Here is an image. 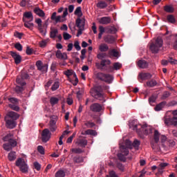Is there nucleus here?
<instances>
[{"instance_id":"nucleus-20","label":"nucleus","mask_w":177,"mask_h":177,"mask_svg":"<svg viewBox=\"0 0 177 177\" xmlns=\"http://www.w3.org/2000/svg\"><path fill=\"white\" fill-rule=\"evenodd\" d=\"M55 56L57 59H61V60H67V53H62L60 50H57Z\"/></svg>"},{"instance_id":"nucleus-28","label":"nucleus","mask_w":177,"mask_h":177,"mask_svg":"<svg viewBox=\"0 0 177 177\" xmlns=\"http://www.w3.org/2000/svg\"><path fill=\"white\" fill-rule=\"evenodd\" d=\"M165 12L167 13H174L175 9L172 6L166 5L163 7Z\"/></svg>"},{"instance_id":"nucleus-5","label":"nucleus","mask_w":177,"mask_h":177,"mask_svg":"<svg viewBox=\"0 0 177 177\" xmlns=\"http://www.w3.org/2000/svg\"><path fill=\"white\" fill-rule=\"evenodd\" d=\"M15 165L18 167L22 174H27L28 172V165H27V162H26V160L23 158L17 159Z\"/></svg>"},{"instance_id":"nucleus-1","label":"nucleus","mask_w":177,"mask_h":177,"mask_svg":"<svg viewBox=\"0 0 177 177\" xmlns=\"http://www.w3.org/2000/svg\"><path fill=\"white\" fill-rule=\"evenodd\" d=\"M19 117L20 115L15 111L8 112L4 118L6 128L8 129H14V128H16L17 125V122L16 121L19 120Z\"/></svg>"},{"instance_id":"nucleus-51","label":"nucleus","mask_w":177,"mask_h":177,"mask_svg":"<svg viewBox=\"0 0 177 177\" xmlns=\"http://www.w3.org/2000/svg\"><path fill=\"white\" fill-rule=\"evenodd\" d=\"M8 100L12 103L11 104H19V100L17 98L10 97Z\"/></svg>"},{"instance_id":"nucleus-11","label":"nucleus","mask_w":177,"mask_h":177,"mask_svg":"<svg viewBox=\"0 0 177 177\" xmlns=\"http://www.w3.org/2000/svg\"><path fill=\"white\" fill-rule=\"evenodd\" d=\"M129 127L131 129H133V131H136L138 133H139L140 129H142V124H138L137 120L130 121L129 123Z\"/></svg>"},{"instance_id":"nucleus-60","label":"nucleus","mask_w":177,"mask_h":177,"mask_svg":"<svg viewBox=\"0 0 177 177\" xmlns=\"http://www.w3.org/2000/svg\"><path fill=\"white\" fill-rule=\"evenodd\" d=\"M114 70H120L121 68V64L120 62H116L113 64Z\"/></svg>"},{"instance_id":"nucleus-19","label":"nucleus","mask_w":177,"mask_h":177,"mask_svg":"<svg viewBox=\"0 0 177 177\" xmlns=\"http://www.w3.org/2000/svg\"><path fill=\"white\" fill-rule=\"evenodd\" d=\"M151 74L149 73H141L138 75V80H142V81H146L151 78Z\"/></svg>"},{"instance_id":"nucleus-3","label":"nucleus","mask_w":177,"mask_h":177,"mask_svg":"<svg viewBox=\"0 0 177 177\" xmlns=\"http://www.w3.org/2000/svg\"><path fill=\"white\" fill-rule=\"evenodd\" d=\"M3 140H4V142H8L3 145V149H4L6 151H10L13 147L17 146V141L13 139V135L12 133H8L4 136Z\"/></svg>"},{"instance_id":"nucleus-12","label":"nucleus","mask_w":177,"mask_h":177,"mask_svg":"<svg viewBox=\"0 0 177 177\" xmlns=\"http://www.w3.org/2000/svg\"><path fill=\"white\" fill-rule=\"evenodd\" d=\"M51 135L52 133L48 129H44L41 133V142H43V143H46V142H48L49 139H50Z\"/></svg>"},{"instance_id":"nucleus-59","label":"nucleus","mask_w":177,"mask_h":177,"mask_svg":"<svg viewBox=\"0 0 177 177\" xmlns=\"http://www.w3.org/2000/svg\"><path fill=\"white\" fill-rule=\"evenodd\" d=\"M73 70H67L64 71V74L66 75V77H71V75H73Z\"/></svg>"},{"instance_id":"nucleus-54","label":"nucleus","mask_w":177,"mask_h":177,"mask_svg":"<svg viewBox=\"0 0 177 177\" xmlns=\"http://www.w3.org/2000/svg\"><path fill=\"white\" fill-rule=\"evenodd\" d=\"M33 167L35 169H37V171H41V164L38 162H35L33 163Z\"/></svg>"},{"instance_id":"nucleus-29","label":"nucleus","mask_w":177,"mask_h":177,"mask_svg":"<svg viewBox=\"0 0 177 177\" xmlns=\"http://www.w3.org/2000/svg\"><path fill=\"white\" fill-rule=\"evenodd\" d=\"M107 34H115L117 32V28L114 26H108L106 28Z\"/></svg>"},{"instance_id":"nucleus-22","label":"nucleus","mask_w":177,"mask_h":177,"mask_svg":"<svg viewBox=\"0 0 177 177\" xmlns=\"http://www.w3.org/2000/svg\"><path fill=\"white\" fill-rule=\"evenodd\" d=\"M34 13L39 16V17H45V12L42 10L41 8L39 7H36L33 10Z\"/></svg>"},{"instance_id":"nucleus-16","label":"nucleus","mask_w":177,"mask_h":177,"mask_svg":"<svg viewBox=\"0 0 177 177\" xmlns=\"http://www.w3.org/2000/svg\"><path fill=\"white\" fill-rule=\"evenodd\" d=\"M90 110L94 113H100V111L103 110V106H102L99 103H94L91 105Z\"/></svg>"},{"instance_id":"nucleus-61","label":"nucleus","mask_w":177,"mask_h":177,"mask_svg":"<svg viewBox=\"0 0 177 177\" xmlns=\"http://www.w3.org/2000/svg\"><path fill=\"white\" fill-rule=\"evenodd\" d=\"M48 40H42L39 42L40 48H45L46 46V44H48Z\"/></svg>"},{"instance_id":"nucleus-37","label":"nucleus","mask_w":177,"mask_h":177,"mask_svg":"<svg viewBox=\"0 0 177 177\" xmlns=\"http://www.w3.org/2000/svg\"><path fill=\"white\" fill-rule=\"evenodd\" d=\"M96 131L92 129H88L84 133H82V135H91L92 136H96Z\"/></svg>"},{"instance_id":"nucleus-10","label":"nucleus","mask_w":177,"mask_h":177,"mask_svg":"<svg viewBox=\"0 0 177 177\" xmlns=\"http://www.w3.org/2000/svg\"><path fill=\"white\" fill-rule=\"evenodd\" d=\"M174 117L167 118L165 120V124L167 125H174L177 127V110L173 111Z\"/></svg>"},{"instance_id":"nucleus-27","label":"nucleus","mask_w":177,"mask_h":177,"mask_svg":"<svg viewBox=\"0 0 177 177\" xmlns=\"http://www.w3.org/2000/svg\"><path fill=\"white\" fill-rule=\"evenodd\" d=\"M165 104H167V102L165 101H163L159 103L155 106L154 108L155 111H160V110H162V109H164V107L165 106Z\"/></svg>"},{"instance_id":"nucleus-50","label":"nucleus","mask_w":177,"mask_h":177,"mask_svg":"<svg viewBox=\"0 0 177 177\" xmlns=\"http://www.w3.org/2000/svg\"><path fill=\"white\" fill-rule=\"evenodd\" d=\"M109 54L111 56H113V57H118L119 53L115 49H112L110 52Z\"/></svg>"},{"instance_id":"nucleus-30","label":"nucleus","mask_w":177,"mask_h":177,"mask_svg":"<svg viewBox=\"0 0 177 177\" xmlns=\"http://www.w3.org/2000/svg\"><path fill=\"white\" fill-rule=\"evenodd\" d=\"M22 20L24 22V27H26V28H29V30H32V28H34V24L29 23L24 18H23Z\"/></svg>"},{"instance_id":"nucleus-13","label":"nucleus","mask_w":177,"mask_h":177,"mask_svg":"<svg viewBox=\"0 0 177 177\" xmlns=\"http://www.w3.org/2000/svg\"><path fill=\"white\" fill-rule=\"evenodd\" d=\"M126 146L127 149H132V147H134L136 150H139V146H140V141L135 140L133 142H131L129 140H126Z\"/></svg>"},{"instance_id":"nucleus-4","label":"nucleus","mask_w":177,"mask_h":177,"mask_svg":"<svg viewBox=\"0 0 177 177\" xmlns=\"http://www.w3.org/2000/svg\"><path fill=\"white\" fill-rule=\"evenodd\" d=\"M90 93L94 99L97 100H104V93H103V87L100 85L95 86L90 90Z\"/></svg>"},{"instance_id":"nucleus-2","label":"nucleus","mask_w":177,"mask_h":177,"mask_svg":"<svg viewBox=\"0 0 177 177\" xmlns=\"http://www.w3.org/2000/svg\"><path fill=\"white\" fill-rule=\"evenodd\" d=\"M106 56H107L106 53L101 52L97 54V57L99 60H101L100 63H95V67H97L98 70L106 71L107 68L106 67L111 64V61L104 59Z\"/></svg>"},{"instance_id":"nucleus-15","label":"nucleus","mask_w":177,"mask_h":177,"mask_svg":"<svg viewBox=\"0 0 177 177\" xmlns=\"http://www.w3.org/2000/svg\"><path fill=\"white\" fill-rule=\"evenodd\" d=\"M142 131L145 135H149V133H153V127L147 124H143V125L141 124V129L139 133Z\"/></svg>"},{"instance_id":"nucleus-64","label":"nucleus","mask_w":177,"mask_h":177,"mask_svg":"<svg viewBox=\"0 0 177 177\" xmlns=\"http://www.w3.org/2000/svg\"><path fill=\"white\" fill-rule=\"evenodd\" d=\"M174 37H176V40L173 44V47H174V49L176 50H177V34L174 35Z\"/></svg>"},{"instance_id":"nucleus-17","label":"nucleus","mask_w":177,"mask_h":177,"mask_svg":"<svg viewBox=\"0 0 177 177\" xmlns=\"http://www.w3.org/2000/svg\"><path fill=\"white\" fill-rule=\"evenodd\" d=\"M10 55H11L12 57L15 60V64H20L21 63V56L16 52L10 51Z\"/></svg>"},{"instance_id":"nucleus-7","label":"nucleus","mask_w":177,"mask_h":177,"mask_svg":"<svg viewBox=\"0 0 177 177\" xmlns=\"http://www.w3.org/2000/svg\"><path fill=\"white\" fill-rule=\"evenodd\" d=\"M162 39L160 37H158L156 39L155 43H152L149 48L152 52V53H158V50H160V48L162 46Z\"/></svg>"},{"instance_id":"nucleus-49","label":"nucleus","mask_w":177,"mask_h":177,"mask_svg":"<svg viewBox=\"0 0 177 177\" xmlns=\"http://www.w3.org/2000/svg\"><path fill=\"white\" fill-rule=\"evenodd\" d=\"M59 86H60V83H59V82H55L51 87V91H57V89H59Z\"/></svg>"},{"instance_id":"nucleus-63","label":"nucleus","mask_w":177,"mask_h":177,"mask_svg":"<svg viewBox=\"0 0 177 177\" xmlns=\"http://www.w3.org/2000/svg\"><path fill=\"white\" fill-rule=\"evenodd\" d=\"M156 100H157V97H156L154 95H152L149 98V104H152V103H155L156 102Z\"/></svg>"},{"instance_id":"nucleus-34","label":"nucleus","mask_w":177,"mask_h":177,"mask_svg":"<svg viewBox=\"0 0 177 177\" xmlns=\"http://www.w3.org/2000/svg\"><path fill=\"white\" fill-rule=\"evenodd\" d=\"M167 20L168 23H171V24H175V23H176V19H175V16L173 15H167Z\"/></svg>"},{"instance_id":"nucleus-8","label":"nucleus","mask_w":177,"mask_h":177,"mask_svg":"<svg viewBox=\"0 0 177 177\" xmlns=\"http://www.w3.org/2000/svg\"><path fill=\"white\" fill-rule=\"evenodd\" d=\"M129 154V150L124 145L120 146V153H118V158L122 162L127 161V156Z\"/></svg>"},{"instance_id":"nucleus-32","label":"nucleus","mask_w":177,"mask_h":177,"mask_svg":"<svg viewBox=\"0 0 177 177\" xmlns=\"http://www.w3.org/2000/svg\"><path fill=\"white\" fill-rule=\"evenodd\" d=\"M8 158L9 161H15V160H16V158H17L16 152L11 151L8 153Z\"/></svg>"},{"instance_id":"nucleus-58","label":"nucleus","mask_w":177,"mask_h":177,"mask_svg":"<svg viewBox=\"0 0 177 177\" xmlns=\"http://www.w3.org/2000/svg\"><path fill=\"white\" fill-rule=\"evenodd\" d=\"M73 46L76 50H81V46H80V41H75Z\"/></svg>"},{"instance_id":"nucleus-6","label":"nucleus","mask_w":177,"mask_h":177,"mask_svg":"<svg viewBox=\"0 0 177 177\" xmlns=\"http://www.w3.org/2000/svg\"><path fill=\"white\" fill-rule=\"evenodd\" d=\"M95 75L97 80H100V81H104V82H106V84H111L113 82V80H114L113 75L110 74H106L102 72L96 73Z\"/></svg>"},{"instance_id":"nucleus-53","label":"nucleus","mask_w":177,"mask_h":177,"mask_svg":"<svg viewBox=\"0 0 177 177\" xmlns=\"http://www.w3.org/2000/svg\"><path fill=\"white\" fill-rule=\"evenodd\" d=\"M15 48L17 50H19V52H21V50H23V46H21L19 42L15 44Z\"/></svg>"},{"instance_id":"nucleus-24","label":"nucleus","mask_w":177,"mask_h":177,"mask_svg":"<svg viewBox=\"0 0 177 177\" xmlns=\"http://www.w3.org/2000/svg\"><path fill=\"white\" fill-rule=\"evenodd\" d=\"M35 23L37 24V28L39 31L42 33L44 32V27L42 26V19L40 18H37L35 20Z\"/></svg>"},{"instance_id":"nucleus-31","label":"nucleus","mask_w":177,"mask_h":177,"mask_svg":"<svg viewBox=\"0 0 177 177\" xmlns=\"http://www.w3.org/2000/svg\"><path fill=\"white\" fill-rule=\"evenodd\" d=\"M96 6L99 9H106L108 5L107 3H106V1H100L96 4Z\"/></svg>"},{"instance_id":"nucleus-18","label":"nucleus","mask_w":177,"mask_h":177,"mask_svg":"<svg viewBox=\"0 0 177 177\" xmlns=\"http://www.w3.org/2000/svg\"><path fill=\"white\" fill-rule=\"evenodd\" d=\"M100 24H103L107 26V24H110L111 23V17H102L101 18L97 19Z\"/></svg>"},{"instance_id":"nucleus-21","label":"nucleus","mask_w":177,"mask_h":177,"mask_svg":"<svg viewBox=\"0 0 177 177\" xmlns=\"http://www.w3.org/2000/svg\"><path fill=\"white\" fill-rule=\"evenodd\" d=\"M49 129L50 132H55L57 129V126H56V120L52 119L49 122Z\"/></svg>"},{"instance_id":"nucleus-14","label":"nucleus","mask_w":177,"mask_h":177,"mask_svg":"<svg viewBox=\"0 0 177 177\" xmlns=\"http://www.w3.org/2000/svg\"><path fill=\"white\" fill-rule=\"evenodd\" d=\"M36 67H37L39 71H41L42 73H46L48 71V64H44L41 60L36 62Z\"/></svg>"},{"instance_id":"nucleus-44","label":"nucleus","mask_w":177,"mask_h":177,"mask_svg":"<svg viewBox=\"0 0 177 177\" xmlns=\"http://www.w3.org/2000/svg\"><path fill=\"white\" fill-rule=\"evenodd\" d=\"M65 176H66V172L62 169L57 171L55 174V177H65Z\"/></svg>"},{"instance_id":"nucleus-62","label":"nucleus","mask_w":177,"mask_h":177,"mask_svg":"<svg viewBox=\"0 0 177 177\" xmlns=\"http://www.w3.org/2000/svg\"><path fill=\"white\" fill-rule=\"evenodd\" d=\"M63 37H64V39L65 41H67L68 39H70L71 38V35H70L67 32H64Z\"/></svg>"},{"instance_id":"nucleus-45","label":"nucleus","mask_w":177,"mask_h":177,"mask_svg":"<svg viewBox=\"0 0 177 177\" xmlns=\"http://www.w3.org/2000/svg\"><path fill=\"white\" fill-rule=\"evenodd\" d=\"M156 85H157V81L154 80L147 82V86H150V88H153L156 86Z\"/></svg>"},{"instance_id":"nucleus-48","label":"nucleus","mask_w":177,"mask_h":177,"mask_svg":"<svg viewBox=\"0 0 177 177\" xmlns=\"http://www.w3.org/2000/svg\"><path fill=\"white\" fill-rule=\"evenodd\" d=\"M154 140L156 143H158L160 140V133L157 131H154Z\"/></svg>"},{"instance_id":"nucleus-26","label":"nucleus","mask_w":177,"mask_h":177,"mask_svg":"<svg viewBox=\"0 0 177 177\" xmlns=\"http://www.w3.org/2000/svg\"><path fill=\"white\" fill-rule=\"evenodd\" d=\"M23 19H28V20H29V21H32V20H34V16L32 15V12H25L24 13V17Z\"/></svg>"},{"instance_id":"nucleus-38","label":"nucleus","mask_w":177,"mask_h":177,"mask_svg":"<svg viewBox=\"0 0 177 177\" xmlns=\"http://www.w3.org/2000/svg\"><path fill=\"white\" fill-rule=\"evenodd\" d=\"M99 50L100 52H107V50H109V46L106 44H102L99 46Z\"/></svg>"},{"instance_id":"nucleus-39","label":"nucleus","mask_w":177,"mask_h":177,"mask_svg":"<svg viewBox=\"0 0 177 177\" xmlns=\"http://www.w3.org/2000/svg\"><path fill=\"white\" fill-rule=\"evenodd\" d=\"M74 15H75V16H77L78 17H82V10L81 6L77 7L74 12Z\"/></svg>"},{"instance_id":"nucleus-41","label":"nucleus","mask_w":177,"mask_h":177,"mask_svg":"<svg viewBox=\"0 0 177 177\" xmlns=\"http://www.w3.org/2000/svg\"><path fill=\"white\" fill-rule=\"evenodd\" d=\"M84 125L86 127V128H93V127H96V124L91 120L84 122Z\"/></svg>"},{"instance_id":"nucleus-35","label":"nucleus","mask_w":177,"mask_h":177,"mask_svg":"<svg viewBox=\"0 0 177 177\" xmlns=\"http://www.w3.org/2000/svg\"><path fill=\"white\" fill-rule=\"evenodd\" d=\"M73 162L75 164H81V162H84V158L82 156H75L73 158Z\"/></svg>"},{"instance_id":"nucleus-47","label":"nucleus","mask_w":177,"mask_h":177,"mask_svg":"<svg viewBox=\"0 0 177 177\" xmlns=\"http://www.w3.org/2000/svg\"><path fill=\"white\" fill-rule=\"evenodd\" d=\"M169 96H171V93H169V91H164L163 94L161 97V100H165V99H168V97H169Z\"/></svg>"},{"instance_id":"nucleus-52","label":"nucleus","mask_w":177,"mask_h":177,"mask_svg":"<svg viewBox=\"0 0 177 177\" xmlns=\"http://www.w3.org/2000/svg\"><path fill=\"white\" fill-rule=\"evenodd\" d=\"M9 108L12 109V110H14L15 111H19L20 110V108L19 107V106L16 104H10Z\"/></svg>"},{"instance_id":"nucleus-46","label":"nucleus","mask_w":177,"mask_h":177,"mask_svg":"<svg viewBox=\"0 0 177 177\" xmlns=\"http://www.w3.org/2000/svg\"><path fill=\"white\" fill-rule=\"evenodd\" d=\"M24 86H16L15 91L16 93H23V91H24Z\"/></svg>"},{"instance_id":"nucleus-23","label":"nucleus","mask_w":177,"mask_h":177,"mask_svg":"<svg viewBox=\"0 0 177 177\" xmlns=\"http://www.w3.org/2000/svg\"><path fill=\"white\" fill-rule=\"evenodd\" d=\"M104 41L106 44H114L115 42V38L113 35H106L104 37Z\"/></svg>"},{"instance_id":"nucleus-55","label":"nucleus","mask_w":177,"mask_h":177,"mask_svg":"<svg viewBox=\"0 0 177 177\" xmlns=\"http://www.w3.org/2000/svg\"><path fill=\"white\" fill-rule=\"evenodd\" d=\"M169 63L173 66H177V60L171 57H169Z\"/></svg>"},{"instance_id":"nucleus-42","label":"nucleus","mask_w":177,"mask_h":177,"mask_svg":"<svg viewBox=\"0 0 177 177\" xmlns=\"http://www.w3.org/2000/svg\"><path fill=\"white\" fill-rule=\"evenodd\" d=\"M50 103L51 106H55V104H57L59 103V98L56 97H51L50 98Z\"/></svg>"},{"instance_id":"nucleus-56","label":"nucleus","mask_w":177,"mask_h":177,"mask_svg":"<svg viewBox=\"0 0 177 177\" xmlns=\"http://www.w3.org/2000/svg\"><path fill=\"white\" fill-rule=\"evenodd\" d=\"M37 151L41 154L44 155L45 154V149H44V147L39 145L37 147Z\"/></svg>"},{"instance_id":"nucleus-9","label":"nucleus","mask_w":177,"mask_h":177,"mask_svg":"<svg viewBox=\"0 0 177 177\" xmlns=\"http://www.w3.org/2000/svg\"><path fill=\"white\" fill-rule=\"evenodd\" d=\"M75 24L76 27L79 28L76 37H80V35H82V31L85 28V19L77 18L75 21Z\"/></svg>"},{"instance_id":"nucleus-57","label":"nucleus","mask_w":177,"mask_h":177,"mask_svg":"<svg viewBox=\"0 0 177 177\" xmlns=\"http://www.w3.org/2000/svg\"><path fill=\"white\" fill-rule=\"evenodd\" d=\"M63 19V17L62 16H57V17L55 18V23H63V21H64V19Z\"/></svg>"},{"instance_id":"nucleus-25","label":"nucleus","mask_w":177,"mask_h":177,"mask_svg":"<svg viewBox=\"0 0 177 177\" xmlns=\"http://www.w3.org/2000/svg\"><path fill=\"white\" fill-rule=\"evenodd\" d=\"M138 66L140 67V68H147L149 66V63L146 62L145 59H140L138 62Z\"/></svg>"},{"instance_id":"nucleus-40","label":"nucleus","mask_w":177,"mask_h":177,"mask_svg":"<svg viewBox=\"0 0 177 177\" xmlns=\"http://www.w3.org/2000/svg\"><path fill=\"white\" fill-rule=\"evenodd\" d=\"M57 34H59V30L57 29H51L50 32V38H56Z\"/></svg>"},{"instance_id":"nucleus-33","label":"nucleus","mask_w":177,"mask_h":177,"mask_svg":"<svg viewBox=\"0 0 177 177\" xmlns=\"http://www.w3.org/2000/svg\"><path fill=\"white\" fill-rule=\"evenodd\" d=\"M77 144L78 146L80 147H85L88 145V141L85 139H80L77 142Z\"/></svg>"},{"instance_id":"nucleus-43","label":"nucleus","mask_w":177,"mask_h":177,"mask_svg":"<svg viewBox=\"0 0 177 177\" xmlns=\"http://www.w3.org/2000/svg\"><path fill=\"white\" fill-rule=\"evenodd\" d=\"M99 34H98V39H102V37L103 34L105 32L104 27L103 26H99Z\"/></svg>"},{"instance_id":"nucleus-36","label":"nucleus","mask_w":177,"mask_h":177,"mask_svg":"<svg viewBox=\"0 0 177 177\" xmlns=\"http://www.w3.org/2000/svg\"><path fill=\"white\" fill-rule=\"evenodd\" d=\"M16 82L18 85H21V86H24L26 85V82L21 76L17 77Z\"/></svg>"}]
</instances>
